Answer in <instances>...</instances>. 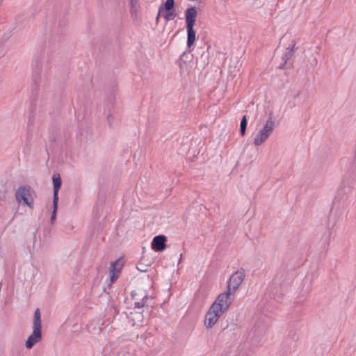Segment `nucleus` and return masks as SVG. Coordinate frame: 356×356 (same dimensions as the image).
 I'll return each mask as SVG.
<instances>
[{
	"label": "nucleus",
	"mask_w": 356,
	"mask_h": 356,
	"mask_svg": "<svg viewBox=\"0 0 356 356\" xmlns=\"http://www.w3.org/2000/svg\"><path fill=\"white\" fill-rule=\"evenodd\" d=\"M33 117L31 116L28 120V126L31 125L33 124Z\"/></svg>",
	"instance_id": "36"
},
{
	"label": "nucleus",
	"mask_w": 356,
	"mask_h": 356,
	"mask_svg": "<svg viewBox=\"0 0 356 356\" xmlns=\"http://www.w3.org/2000/svg\"><path fill=\"white\" fill-rule=\"evenodd\" d=\"M138 295V292L136 291H132L131 292V296L133 299H135L136 298V296Z\"/></svg>",
	"instance_id": "32"
},
{
	"label": "nucleus",
	"mask_w": 356,
	"mask_h": 356,
	"mask_svg": "<svg viewBox=\"0 0 356 356\" xmlns=\"http://www.w3.org/2000/svg\"><path fill=\"white\" fill-rule=\"evenodd\" d=\"M275 127V121L273 118V114L270 113L266 122L265 123L262 129H261L254 139V144L256 146H259L263 144L272 134Z\"/></svg>",
	"instance_id": "6"
},
{
	"label": "nucleus",
	"mask_w": 356,
	"mask_h": 356,
	"mask_svg": "<svg viewBox=\"0 0 356 356\" xmlns=\"http://www.w3.org/2000/svg\"><path fill=\"white\" fill-rule=\"evenodd\" d=\"M232 304V299L227 298L225 295L220 293L211 306H216L215 308L222 313L226 312Z\"/></svg>",
	"instance_id": "8"
},
{
	"label": "nucleus",
	"mask_w": 356,
	"mask_h": 356,
	"mask_svg": "<svg viewBox=\"0 0 356 356\" xmlns=\"http://www.w3.org/2000/svg\"><path fill=\"white\" fill-rule=\"evenodd\" d=\"M338 202L339 201L335 198L333 202L332 208L330 210V221L333 220L334 222V225H335L337 222L342 219V215L343 213V206L341 208V203Z\"/></svg>",
	"instance_id": "11"
},
{
	"label": "nucleus",
	"mask_w": 356,
	"mask_h": 356,
	"mask_svg": "<svg viewBox=\"0 0 356 356\" xmlns=\"http://www.w3.org/2000/svg\"><path fill=\"white\" fill-rule=\"evenodd\" d=\"M162 16L165 19V21L168 22L172 20L176 17V13L175 9L173 10H165L163 9L161 10Z\"/></svg>",
	"instance_id": "21"
},
{
	"label": "nucleus",
	"mask_w": 356,
	"mask_h": 356,
	"mask_svg": "<svg viewBox=\"0 0 356 356\" xmlns=\"http://www.w3.org/2000/svg\"><path fill=\"white\" fill-rule=\"evenodd\" d=\"M35 192L29 185L19 186L15 192V200L19 204L26 206L30 209L33 208L34 199L33 194Z\"/></svg>",
	"instance_id": "4"
},
{
	"label": "nucleus",
	"mask_w": 356,
	"mask_h": 356,
	"mask_svg": "<svg viewBox=\"0 0 356 356\" xmlns=\"http://www.w3.org/2000/svg\"><path fill=\"white\" fill-rule=\"evenodd\" d=\"M236 327L237 324L234 321V319H232L230 323H229L228 319L221 322L222 331H232L234 330Z\"/></svg>",
	"instance_id": "18"
},
{
	"label": "nucleus",
	"mask_w": 356,
	"mask_h": 356,
	"mask_svg": "<svg viewBox=\"0 0 356 356\" xmlns=\"http://www.w3.org/2000/svg\"><path fill=\"white\" fill-rule=\"evenodd\" d=\"M163 9L168 10L175 9V0H166L165 2L160 6L159 14L156 17V20L159 19V17Z\"/></svg>",
	"instance_id": "20"
},
{
	"label": "nucleus",
	"mask_w": 356,
	"mask_h": 356,
	"mask_svg": "<svg viewBox=\"0 0 356 356\" xmlns=\"http://www.w3.org/2000/svg\"><path fill=\"white\" fill-rule=\"evenodd\" d=\"M130 1V6H131V15H134V13H136L135 7L137 3L136 0H129Z\"/></svg>",
	"instance_id": "28"
},
{
	"label": "nucleus",
	"mask_w": 356,
	"mask_h": 356,
	"mask_svg": "<svg viewBox=\"0 0 356 356\" xmlns=\"http://www.w3.org/2000/svg\"><path fill=\"white\" fill-rule=\"evenodd\" d=\"M197 11L195 7H190L185 11L186 26H194L195 24Z\"/></svg>",
	"instance_id": "14"
},
{
	"label": "nucleus",
	"mask_w": 356,
	"mask_h": 356,
	"mask_svg": "<svg viewBox=\"0 0 356 356\" xmlns=\"http://www.w3.org/2000/svg\"><path fill=\"white\" fill-rule=\"evenodd\" d=\"M286 63H287V62L286 60H283V63H282L280 65L279 68L280 69H283Z\"/></svg>",
	"instance_id": "35"
},
{
	"label": "nucleus",
	"mask_w": 356,
	"mask_h": 356,
	"mask_svg": "<svg viewBox=\"0 0 356 356\" xmlns=\"http://www.w3.org/2000/svg\"><path fill=\"white\" fill-rule=\"evenodd\" d=\"M124 266V261L122 258L116 259L111 263L110 268V278L112 283L115 282L119 277V275Z\"/></svg>",
	"instance_id": "10"
},
{
	"label": "nucleus",
	"mask_w": 356,
	"mask_h": 356,
	"mask_svg": "<svg viewBox=\"0 0 356 356\" xmlns=\"http://www.w3.org/2000/svg\"><path fill=\"white\" fill-rule=\"evenodd\" d=\"M297 340L298 337L296 336V332L291 330L289 333V337L285 339L282 343L283 348H285L286 351L289 350L290 353L294 351Z\"/></svg>",
	"instance_id": "13"
},
{
	"label": "nucleus",
	"mask_w": 356,
	"mask_h": 356,
	"mask_svg": "<svg viewBox=\"0 0 356 356\" xmlns=\"http://www.w3.org/2000/svg\"><path fill=\"white\" fill-rule=\"evenodd\" d=\"M53 181V200H59L58 193L62 186V179L58 173H54L52 176Z\"/></svg>",
	"instance_id": "15"
},
{
	"label": "nucleus",
	"mask_w": 356,
	"mask_h": 356,
	"mask_svg": "<svg viewBox=\"0 0 356 356\" xmlns=\"http://www.w3.org/2000/svg\"><path fill=\"white\" fill-rule=\"evenodd\" d=\"M26 17L23 14L16 15L15 20L17 26H21L25 21Z\"/></svg>",
	"instance_id": "27"
},
{
	"label": "nucleus",
	"mask_w": 356,
	"mask_h": 356,
	"mask_svg": "<svg viewBox=\"0 0 356 356\" xmlns=\"http://www.w3.org/2000/svg\"><path fill=\"white\" fill-rule=\"evenodd\" d=\"M51 68V58L35 56L32 63V95L38 90L40 83L46 84Z\"/></svg>",
	"instance_id": "1"
},
{
	"label": "nucleus",
	"mask_w": 356,
	"mask_h": 356,
	"mask_svg": "<svg viewBox=\"0 0 356 356\" xmlns=\"http://www.w3.org/2000/svg\"><path fill=\"white\" fill-rule=\"evenodd\" d=\"M137 269L141 272H145L147 270L145 266L139 267L138 266H137Z\"/></svg>",
	"instance_id": "34"
},
{
	"label": "nucleus",
	"mask_w": 356,
	"mask_h": 356,
	"mask_svg": "<svg viewBox=\"0 0 356 356\" xmlns=\"http://www.w3.org/2000/svg\"><path fill=\"white\" fill-rule=\"evenodd\" d=\"M353 179L354 178L350 175H343L341 183V191H343L344 193H350L352 188Z\"/></svg>",
	"instance_id": "16"
},
{
	"label": "nucleus",
	"mask_w": 356,
	"mask_h": 356,
	"mask_svg": "<svg viewBox=\"0 0 356 356\" xmlns=\"http://www.w3.org/2000/svg\"><path fill=\"white\" fill-rule=\"evenodd\" d=\"M295 45H296V44L293 43L292 44L291 47H290V46H289L287 48V51L282 56L283 60H286V62H288V60H289L293 56Z\"/></svg>",
	"instance_id": "23"
},
{
	"label": "nucleus",
	"mask_w": 356,
	"mask_h": 356,
	"mask_svg": "<svg viewBox=\"0 0 356 356\" xmlns=\"http://www.w3.org/2000/svg\"><path fill=\"white\" fill-rule=\"evenodd\" d=\"M289 93L293 99H296V97H298L300 95V91L296 90L295 89H291L289 90Z\"/></svg>",
	"instance_id": "29"
},
{
	"label": "nucleus",
	"mask_w": 356,
	"mask_h": 356,
	"mask_svg": "<svg viewBox=\"0 0 356 356\" xmlns=\"http://www.w3.org/2000/svg\"><path fill=\"white\" fill-rule=\"evenodd\" d=\"M248 125L247 116L243 115L240 123V134L242 136H244L246 132Z\"/></svg>",
	"instance_id": "24"
},
{
	"label": "nucleus",
	"mask_w": 356,
	"mask_h": 356,
	"mask_svg": "<svg viewBox=\"0 0 356 356\" xmlns=\"http://www.w3.org/2000/svg\"><path fill=\"white\" fill-rule=\"evenodd\" d=\"M59 200H53V211L51 216V221L53 222L56 220Z\"/></svg>",
	"instance_id": "25"
},
{
	"label": "nucleus",
	"mask_w": 356,
	"mask_h": 356,
	"mask_svg": "<svg viewBox=\"0 0 356 356\" xmlns=\"http://www.w3.org/2000/svg\"><path fill=\"white\" fill-rule=\"evenodd\" d=\"M245 277V270L243 268L238 270L231 275L228 282L233 286L234 291H236L239 288Z\"/></svg>",
	"instance_id": "9"
},
{
	"label": "nucleus",
	"mask_w": 356,
	"mask_h": 356,
	"mask_svg": "<svg viewBox=\"0 0 356 356\" xmlns=\"http://www.w3.org/2000/svg\"><path fill=\"white\" fill-rule=\"evenodd\" d=\"M200 58L203 59L204 63L207 62V63H208V62H209L208 61V60H209V52L208 51L202 52Z\"/></svg>",
	"instance_id": "30"
},
{
	"label": "nucleus",
	"mask_w": 356,
	"mask_h": 356,
	"mask_svg": "<svg viewBox=\"0 0 356 356\" xmlns=\"http://www.w3.org/2000/svg\"><path fill=\"white\" fill-rule=\"evenodd\" d=\"M138 318H139L142 317V312H138Z\"/></svg>",
	"instance_id": "40"
},
{
	"label": "nucleus",
	"mask_w": 356,
	"mask_h": 356,
	"mask_svg": "<svg viewBox=\"0 0 356 356\" xmlns=\"http://www.w3.org/2000/svg\"><path fill=\"white\" fill-rule=\"evenodd\" d=\"M166 241L167 237L164 235L154 236L151 243L152 249L157 252L163 251L166 248Z\"/></svg>",
	"instance_id": "12"
},
{
	"label": "nucleus",
	"mask_w": 356,
	"mask_h": 356,
	"mask_svg": "<svg viewBox=\"0 0 356 356\" xmlns=\"http://www.w3.org/2000/svg\"><path fill=\"white\" fill-rule=\"evenodd\" d=\"M116 85L113 84L111 91L106 92V97L104 102V113L107 115V121L110 128L113 124V111L115 110Z\"/></svg>",
	"instance_id": "5"
},
{
	"label": "nucleus",
	"mask_w": 356,
	"mask_h": 356,
	"mask_svg": "<svg viewBox=\"0 0 356 356\" xmlns=\"http://www.w3.org/2000/svg\"><path fill=\"white\" fill-rule=\"evenodd\" d=\"M194 26H186L187 30V48L190 49L195 43L196 39V33Z\"/></svg>",
	"instance_id": "17"
},
{
	"label": "nucleus",
	"mask_w": 356,
	"mask_h": 356,
	"mask_svg": "<svg viewBox=\"0 0 356 356\" xmlns=\"http://www.w3.org/2000/svg\"><path fill=\"white\" fill-rule=\"evenodd\" d=\"M114 314H119V310L117 308H114Z\"/></svg>",
	"instance_id": "39"
},
{
	"label": "nucleus",
	"mask_w": 356,
	"mask_h": 356,
	"mask_svg": "<svg viewBox=\"0 0 356 356\" xmlns=\"http://www.w3.org/2000/svg\"><path fill=\"white\" fill-rule=\"evenodd\" d=\"M291 279L292 275L289 271L280 270L276 274L270 286L275 299H279L282 296L283 287L289 284Z\"/></svg>",
	"instance_id": "2"
},
{
	"label": "nucleus",
	"mask_w": 356,
	"mask_h": 356,
	"mask_svg": "<svg viewBox=\"0 0 356 356\" xmlns=\"http://www.w3.org/2000/svg\"><path fill=\"white\" fill-rule=\"evenodd\" d=\"M191 49H186V50L180 56L179 60L184 63L190 62L193 59V55L191 54Z\"/></svg>",
	"instance_id": "22"
},
{
	"label": "nucleus",
	"mask_w": 356,
	"mask_h": 356,
	"mask_svg": "<svg viewBox=\"0 0 356 356\" xmlns=\"http://www.w3.org/2000/svg\"><path fill=\"white\" fill-rule=\"evenodd\" d=\"M152 299V297L148 295H145L139 301L135 302L134 309H141L145 307H148L147 301Z\"/></svg>",
	"instance_id": "19"
},
{
	"label": "nucleus",
	"mask_w": 356,
	"mask_h": 356,
	"mask_svg": "<svg viewBox=\"0 0 356 356\" xmlns=\"http://www.w3.org/2000/svg\"><path fill=\"white\" fill-rule=\"evenodd\" d=\"M317 63H318L317 59L315 57H313L312 58V61L311 62V64L312 65L316 66L317 65Z\"/></svg>",
	"instance_id": "33"
},
{
	"label": "nucleus",
	"mask_w": 356,
	"mask_h": 356,
	"mask_svg": "<svg viewBox=\"0 0 356 356\" xmlns=\"http://www.w3.org/2000/svg\"><path fill=\"white\" fill-rule=\"evenodd\" d=\"M66 24L65 21V20H61L59 22V25L60 26H65Z\"/></svg>",
	"instance_id": "37"
},
{
	"label": "nucleus",
	"mask_w": 356,
	"mask_h": 356,
	"mask_svg": "<svg viewBox=\"0 0 356 356\" xmlns=\"http://www.w3.org/2000/svg\"><path fill=\"white\" fill-rule=\"evenodd\" d=\"M118 356H130L129 353H120Z\"/></svg>",
	"instance_id": "38"
},
{
	"label": "nucleus",
	"mask_w": 356,
	"mask_h": 356,
	"mask_svg": "<svg viewBox=\"0 0 356 356\" xmlns=\"http://www.w3.org/2000/svg\"><path fill=\"white\" fill-rule=\"evenodd\" d=\"M233 289V286L227 282V290L222 293L225 295L227 298H231V296L236 292V291H234Z\"/></svg>",
	"instance_id": "26"
},
{
	"label": "nucleus",
	"mask_w": 356,
	"mask_h": 356,
	"mask_svg": "<svg viewBox=\"0 0 356 356\" xmlns=\"http://www.w3.org/2000/svg\"><path fill=\"white\" fill-rule=\"evenodd\" d=\"M215 307L211 306L205 315L204 325L207 328L213 327L223 314V313L216 309Z\"/></svg>",
	"instance_id": "7"
},
{
	"label": "nucleus",
	"mask_w": 356,
	"mask_h": 356,
	"mask_svg": "<svg viewBox=\"0 0 356 356\" xmlns=\"http://www.w3.org/2000/svg\"><path fill=\"white\" fill-rule=\"evenodd\" d=\"M123 314L126 316V317L128 318V319H130L131 321V325L134 326L135 325L136 323H135V320L134 318H132V315L134 314L133 312H130V314H127V312H123Z\"/></svg>",
	"instance_id": "31"
},
{
	"label": "nucleus",
	"mask_w": 356,
	"mask_h": 356,
	"mask_svg": "<svg viewBox=\"0 0 356 356\" xmlns=\"http://www.w3.org/2000/svg\"><path fill=\"white\" fill-rule=\"evenodd\" d=\"M182 258V254H180V259L179 260V264L181 262Z\"/></svg>",
	"instance_id": "41"
},
{
	"label": "nucleus",
	"mask_w": 356,
	"mask_h": 356,
	"mask_svg": "<svg viewBox=\"0 0 356 356\" xmlns=\"http://www.w3.org/2000/svg\"><path fill=\"white\" fill-rule=\"evenodd\" d=\"M42 336L41 314L40 309H37L33 316V332L26 341V348L31 349L37 343L41 341Z\"/></svg>",
	"instance_id": "3"
}]
</instances>
